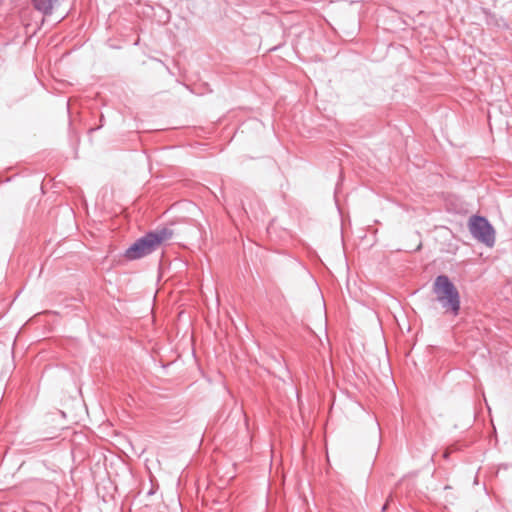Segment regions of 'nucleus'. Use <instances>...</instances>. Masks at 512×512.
Returning <instances> with one entry per match:
<instances>
[{
	"mask_svg": "<svg viewBox=\"0 0 512 512\" xmlns=\"http://www.w3.org/2000/svg\"><path fill=\"white\" fill-rule=\"evenodd\" d=\"M172 236L173 231L167 227L150 231L128 247L124 252V257L132 261L150 255L156 251L163 242L170 240Z\"/></svg>",
	"mask_w": 512,
	"mask_h": 512,
	"instance_id": "f257e3e1",
	"label": "nucleus"
},
{
	"mask_svg": "<svg viewBox=\"0 0 512 512\" xmlns=\"http://www.w3.org/2000/svg\"><path fill=\"white\" fill-rule=\"evenodd\" d=\"M432 291L446 314H451L454 317L459 315L461 309L460 294L447 275H439L435 278Z\"/></svg>",
	"mask_w": 512,
	"mask_h": 512,
	"instance_id": "f03ea898",
	"label": "nucleus"
},
{
	"mask_svg": "<svg viewBox=\"0 0 512 512\" xmlns=\"http://www.w3.org/2000/svg\"><path fill=\"white\" fill-rule=\"evenodd\" d=\"M470 233L479 242L488 247L495 243V231L489 221L483 216L474 215L470 218Z\"/></svg>",
	"mask_w": 512,
	"mask_h": 512,
	"instance_id": "7ed1b4c3",
	"label": "nucleus"
},
{
	"mask_svg": "<svg viewBox=\"0 0 512 512\" xmlns=\"http://www.w3.org/2000/svg\"><path fill=\"white\" fill-rule=\"evenodd\" d=\"M64 0H33L34 8L43 15H51Z\"/></svg>",
	"mask_w": 512,
	"mask_h": 512,
	"instance_id": "20e7f679",
	"label": "nucleus"
},
{
	"mask_svg": "<svg viewBox=\"0 0 512 512\" xmlns=\"http://www.w3.org/2000/svg\"><path fill=\"white\" fill-rule=\"evenodd\" d=\"M483 14L485 16V23L490 27H505L508 28V24H506L502 17H499L495 13L491 12L488 9H483Z\"/></svg>",
	"mask_w": 512,
	"mask_h": 512,
	"instance_id": "39448f33",
	"label": "nucleus"
}]
</instances>
